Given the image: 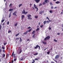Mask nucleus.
<instances>
[{"instance_id":"f257e3e1","label":"nucleus","mask_w":63,"mask_h":63,"mask_svg":"<svg viewBox=\"0 0 63 63\" xmlns=\"http://www.w3.org/2000/svg\"><path fill=\"white\" fill-rule=\"evenodd\" d=\"M15 52L14 51H13L12 53V55H11V56L12 57V56H14V58H15V59H14V61H16V60H17V59L16 58V54H14Z\"/></svg>"},{"instance_id":"f03ea898","label":"nucleus","mask_w":63,"mask_h":63,"mask_svg":"<svg viewBox=\"0 0 63 63\" xmlns=\"http://www.w3.org/2000/svg\"><path fill=\"white\" fill-rule=\"evenodd\" d=\"M31 15L30 14H28L27 16L28 17V19H32V18H31Z\"/></svg>"},{"instance_id":"7ed1b4c3","label":"nucleus","mask_w":63,"mask_h":63,"mask_svg":"<svg viewBox=\"0 0 63 63\" xmlns=\"http://www.w3.org/2000/svg\"><path fill=\"white\" fill-rule=\"evenodd\" d=\"M50 39V36H47L45 39L44 41H46L47 39L48 40H49Z\"/></svg>"},{"instance_id":"20e7f679","label":"nucleus","mask_w":63,"mask_h":63,"mask_svg":"<svg viewBox=\"0 0 63 63\" xmlns=\"http://www.w3.org/2000/svg\"><path fill=\"white\" fill-rule=\"evenodd\" d=\"M38 47L39 48V49H40V47L38 45H36V46L34 47V48L35 49H36Z\"/></svg>"},{"instance_id":"39448f33","label":"nucleus","mask_w":63,"mask_h":63,"mask_svg":"<svg viewBox=\"0 0 63 63\" xmlns=\"http://www.w3.org/2000/svg\"><path fill=\"white\" fill-rule=\"evenodd\" d=\"M16 13H17V12L16 11H15L13 14V15L14 16H17L16 15Z\"/></svg>"},{"instance_id":"423d86ee","label":"nucleus","mask_w":63,"mask_h":63,"mask_svg":"<svg viewBox=\"0 0 63 63\" xmlns=\"http://www.w3.org/2000/svg\"><path fill=\"white\" fill-rule=\"evenodd\" d=\"M59 57V56L57 55H56V56L55 57V59H58Z\"/></svg>"},{"instance_id":"0eeeda50","label":"nucleus","mask_w":63,"mask_h":63,"mask_svg":"<svg viewBox=\"0 0 63 63\" xmlns=\"http://www.w3.org/2000/svg\"><path fill=\"white\" fill-rule=\"evenodd\" d=\"M40 0H34V1H35L36 3H38L40 2Z\"/></svg>"},{"instance_id":"6e6552de","label":"nucleus","mask_w":63,"mask_h":63,"mask_svg":"<svg viewBox=\"0 0 63 63\" xmlns=\"http://www.w3.org/2000/svg\"><path fill=\"white\" fill-rule=\"evenodd\" d=\"M25 10H23V11L22 12V14H25Z\"/></svg>"},{"instance_id":"1a4fd4ad","label":"nucleus","mask_w":63,"mask_h":63,"mask_svg":"<svg viewBox=\"0 0 63 63\" xmlns=\"http://www.w3.org/2000/svg\"><path fill=\"white\" fill-rule=\"evenodd\" d=\"M24 17V15H22L21 16V19H22Z\"/></svg>"},{"instance_id":"9d476101","label":"nucleus","mask_w":63,"mask_h":63,"mask_svg":"<svg viewBox=\"0 0 63 63\" xmlns=\"http://www.w3.org/2000/svg\"><path fill=\"white\" fill-rule=\"evenodd\" d=\"M28 31H26V32H25L24 33V35H26V34H27L28 33Z\"/></svg>"},{"instance_id":"9b49d317","label":"nucleus","mask_w":63,"mask_h":63,"mask_svg":"<svg viewBox=\"0 0 63 63\" xmlns=\"http://www.w3.org/2000/svg\"><path fill=\"white\" fill-rule=\"evenodd\" d=\"M36 32V31H34L33 32H32V33L33 35H34L35 33Z\"/></svg>"},{"instance_id":"f8f14e48","label":"nucleus","mask_w":63,"mask_h":63,"mask_svg":"<svg viewBox=\"0 0 63 63\" xmlns=\"http://www.w3.org/2000/svg\"><path fill=\"white\" fill-rule=\"evenodd\" d=\"M34 8H35V9H37V10H36V12H37L38 11V8H37V6H35V7H34Z\"/></svg>"},{"instance_id":"ddd939ff","label":"nucleus","mask_w":63,"mask_h":63,"mask_svg":"<svg viewBox=\"0 0 63 63\" xmlns=\"http://www.w3.org/2000/svg\"><path fill=\"white\" fill-rule=\"evenodd\" d=\"M60 3V2L59 1H57L55 2V3L57 4H59Z\"/></svg>"},{"instance_id":"4468645a","label":"nucleus","mask_w":63,"mask_h":63,"mask_svg":"<svg viewBox=\"0 0 63 63\" xmlns=\"http://www.w3.org/2000/svg\"><path fill=\"white\" fill-rule=\"evenodd\" d=\"M38 54V53L37 52V53H35L33 54L34 55H37Z\"/></svg>"},{"instance_id":"2eb2a0df","label":"nucleus","mask_w":63,"mask_h":63,"mask_svg":"<svg viewBox=\"0 0 63 63\" xmlns=\"http://www.w3.org/2000/svg\"><path fill=\"white\" fill-rule=\"evenodd\" d=\"M14 10V9H10L9 10V11L10 12H11L12 11H13Z\"/></svg>"},{"instance_id":"dca6fc26","label":"nucleus","mask_w":63,"mask_h":63,"mask_svg":"<svg viewBox=\"0 0 63 63\" xmlns=\"http://www.w3.org/2000/svg\"><path fill=\"white\" fill-rule=\"evenodd\" d=\"M22 51V50H21V49H20V51L19 53H21V52Z\"/></svg>"},{"instance_id":"f3484780","label":"nucleus","mask_w":63,"mask_h":63,"mask_svg":"<svg viewBox=\"0 0 63 63\" xmlns=\"http://www.w3.org/2000/svg\"><path fill=\"white\" fill-rule=\"evenodd\" d=\"M39 30H40V29H39V28H37L36 30V31H37Z\"/></svg>"},{"instance_id":"a211bd4d","label":"nucleus","mask_w":63,"mask_h":63,"mask_svg":"<svg viewBox=\"0 0 63 63\" xmlns=\"http://www.w3.org/2000/svg\"><path fill=\"white\" fill-rule=\"evenodd\" d=\"M49 12L50 13H53V12H52V11L51 10H50L49 11Z\"/></svg>"},{"instance_id":"6ab92c4d","label":"nucleus","mask_w":63,"mask_h":63,"mask_svg":"<svg viewBox=\"0 0 63 63\" xmlns=\"http://www.w3.org/2000/svg\"><path fill=\"white\" fill-rule=\"evenodd\" d=\"M22 39H21V38H20V42H22Z\"/></svg>"},{"instance_id":"aec40b11","label":"nucleus","mask_w":63,"mask_h":63,"mask_svg":"<svg viewBox=\"0 0 63 63\" xmlns=\"http://www.w3.org/2000/svg\"><path fill=\"white\" fill-rule=\"evenodd\" d=\"M21 6H22V4H19V7H20Z\"/></svg>"},{"instance_id":"412c9836","label":"nucleus","mask_w":63,"mask_h":63,"mask_svg":"<svg viewBox=\"0 0 63 63\" xmlns=\"http://www.w3.org/2000/svg\"><path fill=\"white\" fill-rule=\"evenodd\" d=\"M11 13H10L9 16V18H10V17H11Z\"/></svg>"},{"instance_id":"4be33fe9","label":"nucleus","mask_w":63,"mask_h":63,"mask_svg":"<svg viewBox=\"0 0 63 63\" xmlns=\"http://www.w3.org/2000/svg\"><path fill=\"white\" fill-rule=\"evenodd\" d=\"M32 30V29H30L28 31H28V32H30Z\"/></svg>"},{"instance_id":"5701e85b","label":"nucleus","mask_w":63,"mask_h":63,"mask_svg":"<svg viewBox=\"0 0 63 63\" xmlns=\"http://www.w3.org/2000/svg\"><path fill=\"white\" fill-rule=\"evenodd\" d=\"M34 17H35V18L37 19L38 18V16H34Z\"/></svg>"},{"instance_id":"b1692460","label":"nucleus","mask_w":63,"mask_h":63,"mask_svg":"<svg viewBox=\"0 0 63 63\" xmlns=\"http://www.w3.org/2000/svg\"><path fill=\"white\" fill-rule=\"evenodd\" d=\"M19 34V33H18V34H17L16 35V37H17V36H18Z\"/></svg>"},{"instance_id":"393cba45","label":"nucleus","mask_w":63,"mask_h":63,"mask_svg":"<svg viewBox=\"0 0 63 63\" xmlns=\"http://www.w3.org/2000/svg\"><path fill=\"white\" fill-rule=\"evenodd\" d=\"M16 40H19V38H16Z\"/></svg>"},{"instance_id":"a878e982","label":"nucleus","mask_w":63,"mask_h":63,"mask_svg":"<svg viewBox=\"0 0 63 63\" xmlns=\"http://www.w3.org/2000/svg\"><path fill=\"white\" fill-rule=\"evenodd\" d=\"M43 23L44 24V25H45V24H46V21H44Z\"/></svg>"},{"instance_id":"bb28decb","label":"nucleus","mask_w":63,"mask_h":63,"mask_svg":"<svg viewBox=\"0 0 63 63\" xmlns=\"http://www.w3.org/2000/svg\"><path fill=\"white\" fill-rule=\"evenodd\" d=\"M43 42V44H45V45H46L47 44V43H46V42Z\"/></svg>"},{"instance_id":"cd10ccee","label":"nucleus","mask_w":63,"mask_h":63,"mask_svg":"<svg viewBox=\"0 0 63 63\" xmlns=\"http://www.w3.org/2000/svg\"><path fill=\"white\" fill-rule=\"evenodd\" d=\"M17 25V22L16 24H15V26H16Z\"/></svg>"},{"instance_id":"c85d7f7f","label":"nucleus","mask_w":63,"mask_h":63,"mask_svg":"<svg viewBox=\"0 0 63 63\" xmlns=\"http://www.w3.org/2000/svg\"><path fill=\"white\" fill-rule=\"evenodd\" d=\"M35 34H34V35H33V36H32V38H35Z\"/></svg>"},{"instance_id":"c756f323","label":"nucleus","mask_w":63,"mask_h":63,"mask_svg":"<svg viewBox=\"0 0 63 63\" xmlns=\"http://www.w3.org/2000/svg\"><path fill=\"white\" fill-rule=\"evenodd\" d=\"M43 11H40L39 12V14H42V13H43Z\"/></svg>"},{"instance_id":"7c9ffc66","label":"nucleus","mask_w":63,"mask_h":63,"mask_svg":"<svg viewBox=\"0 0 63 63\" xmlns=\"http://www.w3.org/2000/svg\"><path fill=\"white\" fill-rule=\"evenodd\" d=\"M11 30H9V31L8 32V33H11Z\"/></svg>"},{"instance_id":"2f4dec72","label":"nucleus","mask_w":63,"mask_h":63,"mask_svg":"<svg viewBox=\"0 0 63 63\" xmlns=\"http://www.w3.org/2000/svg\"><path fill=\"white\" fill-rule=\"evenodd\" d=\"M4 21H5V19H4L3 20H1V22H3Z\"/></svg>"},{"instance_id":"473e14b6","label":"nucleus","mask_w":63,"mask_h":63,"mask_svg":"<svg viewBox=\"0 0 63 63\" xmlns=\"http://www.w3.org/2000/svg\"><path fill=\"white\" fill-rule=\"evenodd\" d=\"M35 60L36 61H38V58H37L36 59H35Z\"/></svg>"},{"instance_id":"72a5a7b5","label":"nucleus","mask_w":63,"mask_h":63,"mask_svg":"<svg viewBox=\"0 0 63 63\" xmlns=\"http://www.w3.org/2000/svg\"><path fill=\"white\" fill-rule=\"evenodd\" d=\"M47 1H48V0H45V3H47Z\"/></svg>"},{"instance_id":"f704fd0d","label":"nucleus","mask_w":63,"mask_h":63,"mask_svg":"<svg viewBox=\"0 0 63 63\" xmlns=\"http://www.w3.org/2000/svg\"><path fill=\"white\" fill-rule=\"evenodd\" d=\"M28 14V12H25L24 14H25V15H26V14Z\"/></svg>"},{"instance_id":"c9c22d12","label":"nucleus","mask_w":63,"mask_h":63,"mask_svg":"<svg viewBox=\"0 0 63 63\" xmlns=\"http://www.w3.org/2000/svg\"><path fill=\"white\" fill-rule=\"evenodd\" d=\"M44 26V25H40V27L41 28H43V26Z\"/></svg>"},{"instance_id":"e433bc0d","label":"nucleus","mask_w":63,"mask_h":63,"mask_svg":"<svg viewBox=\"0 0 63 63\" xmlns=\"http://www.w3.org/2000/svg\"><path fill=\"white\" fill-rule=\"evenodd\" d=\"M47 53L48 54H49V53H50V51L47 52Z\"/></svg>"},{"instance_id":"4c0bfd02","label":"nucleus","mask_w":63,"mask_h":63,"mask_svg":"<svg viewBox=\"0 0 63 63\" xmlns=\"http://www.w3.org/2000/svg\"><path fill=\"white\" fill-rule=\"evenodd\" d=\"M51 9H53V6H51Z\"/></svg>"},{"instance_id":"58836bf2","label":"nucleus","mask_w":63,"mask_h":63,"mask_svg":"<svg viewBox=\"0 0 63 63\" xmlns=\"http://www.w3.org/2000/svg\"><path fill=\"white\" fill-rule=\"evenodd\" d=\"M7 44V43H4L3 44L4 46H6V45Z\"/></svg>"},{"instance_id":"ea45409f","label":"nucleus","mask_w":63,"mask_h":63,"mask_svg":"<svg viewBox=\"0 0 63 63\" xmlns=\"http://www.w3.org/2000/svg\"><path fill=\"white\" fill-rule=\"evenodd\" d=\"M27 29H30L31 28V27H28L27 28Z\"/></svg>"},{"instance_id":"a19ab883","label":"nucleus","mask_w":63,"mask_h":63,"mask_svg":"<svg viewBox=\"0 0 63 63\" xmlns=\"http://www.w3.org/2000/svg\"><path fill=\"white\" fill-rule=\"evenodd\" d=\"M9 21H8L7 22V25H9Z\"/></svg>"},{"instance_id":"79ce46f5","label":"nucleus","mask_w":63,"mask_h":63,"mask_svg":"<svg viewBox=\"0 0 63 63\" xmlns=\"http://www.w3.org/2000/svg\"><path fill=\"white\" fill-rule=\"evenodd\" d=\"M54 41L55 42H57V40H56L55 39L54 40Z\"/></svg>"},{"instance_id":"37998d69","label":"nucleus","mask_w":63,"mask_h":63,"mask_svg":"<svg viewBox=\"0 0 63 63\" xmlns=\"http://www.w3.org/2000/svg\"><path fill=\"white\" fill-rule=\"evenodd\" d=\"M42 5V4L41 3H40L39 5V6H41Z\"/></svg>"},{"instance_id":"c03bdc74","label":"nucleus","mask_w":63,"mask_h":63,"mask_svg":"<svg viewBox=\"0 0 63 63\" xmlns=\"http://www.w3.org/2000/svg\"><path fill=\"white\" fill-rule=\"evenodd\" d=\"M46 4V3L45 2H43V5H45Z\"/></svg>"},{"instance_id":"a18cd8bd","label":"nucleus","mask_w":63,"mask_h":63,"mask_svg":"<svg viewBox=\"0 0 63 63\" xmlns=\"http://www.w3.org/2000/svg\"><path fill=\"white\" fill-rule=\"evenodd\" d=\"M50 5H52V2H50Z\"/></svg>"},{"instance_id":"49530a36","label":"nucleus","mask_w":63,"mask_h":63,"mask_svg":"<svg viewBox=\"0 0 63 63\" xmlns=\"http://www.w3.org/2000/svg\"><path fill=\"white\" fill-rule=\"evenodd\" d=\"M2 51L1 50V47L0 48V53H1V52Z\"/></svg>"},{"instance_id":"de8ad7c7","label":"nucleus","mask_w":63,"mask_h":63,"mask_svg":"<svg viewBox=\"0 0 63 63\" xmlns=\"http://www.w3.org/2000/svg\"><path fill=\"white\" fill-rule=\"evenodd\" d=\"M51 28H50V27H49V30H51Z\"/></svg>"},{"instance_id":"09e8293b","label":"nucleus","mask_w":63,"mask_h":63,"mask_svg":"<svg viewBox=\"0 0 63 63\" xmlns=\"http://www.w3.org/2000/svg\"><path fill=\"white\" fill-rule=\"evenodd\" d=\"M5 56V54H3V57H4Z\"/></svg>"},{"instance_id":"8fccbe9b","label":"nucleus","mask_w":63,"mask_h":63,"mask_svg":"<svg viewBox=\"0 0 63 63\" xmlns=\"http://www.w3.org/2000/svg\"><path fill=\"white\" fill-rule=\"evenodd\" d=\"M7 56L8 57L9 56V55H10V54H7Z\"/></svg>"},{"instance_id":"3c124183","label":"nucleus","mask_w":63,"mask_h":63,"mask_svg":"<svg viewBox=\"0 0 63 63\" xmlns=\"http://www.w3.org/2000/svg\"><path fill=\"white\" fill-rule=\"evenodd\" d=\"M47 48H45V49H44V51H45V50H46V49H47Z\"/></svg>"},{"instance_id":"603ef678","label":"nucleus","mask_w":63,"mask_h":63,"mask_svg":"<svg viewBox=\"0 0 63 63\" xmlns=\"http://www.w3.org/2000/svg\"><path fill=\"white\" fill-rule=\"evenodd\" d=\"M47 23H49V22L48 21H46Z\"/></svg>"},{"instance_id":"864d4df0","label":"nucleus","mask_w":63,"mask_h":63,"mask_svg":"<svg viewBox=\"0 0 63 63\" xmlns=\"http://www.w3.org/2000/svg\"><path fill=\"white\" fill-rule=\"evenodd\" d=\"M2 48L3 49H5V47H2Z\"/></svg>"},{"instance_id":"5fc2aeb1","label":"nucleus","mask_w":63,"mask_h":63,"mask_svg":"<svg viewBox=\"0 0 63 63\" xmlns=\"http://www.w3.org/2000/svg\"><path fill=\"white\" fill-rule=\"evenodd\" d=\"M36 5L35 4H34V7H36Z\"/></svg>"},{"instance_id":"6e6d98bb","label":"nucleus","mask_w":63,"mask_h":63,"mask_svg":"<svg viewBox=\"0 0 63 63\" xmlns=\"http://www.w3.org/2000/svg\"><path fill=\"white\" fill-rule=\"evenodd\" d=\"M60 33H58L57 35H60Z\"/></svg>"},{"instance_id":"4d7b16f0","label":"nucleus","mask_w":63,"mask_h":63,"mask_svg":"<svg viewBox=\"0 0 63 63\" xmlns=\"http://www.w3.org/2000/svg\"><path fill=\"white\" fill-rule=\"evenodd\" d=\"M51 63H54L53 62V61H51Z\"/></svg>"},{"instance_id":"13d9d810","label":"nucleus","mask_w":63,"mask_h":63,"mask_svg":"<svg viewBox=\"0 0 63 63\" xmlns=\"http://www.w3.org/2000/svg\"><path fill=\"white\" fill-rule=\"evenodd\" d=\"M11 5H12V3H11L9 5V6H11Z\"/></svg>"},{"instance_id":"bf43d9fd","label":"nucleus","mask_w":63,"mask_h":63,"mask_svg":"<svg viewBox=\"0 0 63 63\" xmlns=\"http://www.w3.org/2000/svg\"><path fill=\"white\" fill-rule=\"evenodd\" d=\"M47 19H48L49 18L48 17H47L46 18Z\"/></svg>"},{"instance_id":"052dcab7","label":"nucleus","mask_w":63,"mask_h":63,"mask_svg":"<svg viewBox=\"0 0 63 63\" xmlns=\"http://www.w3.org/2000/svg\"><path fill=\"white\" fill-rule=\"evenodd\" d=\"M57 8V7H55L54 8V9H56Z\"/></svg>"},{"instance_id":"680f3d73","label":"nucleus","mask_w":63,"mask_h":63,"mask_svg":"<svg viewBox=\"0 0 63 63\" xmlns=\"http://www.w3.org/2000/svg\"><path fill=\"white\" fill-rule=\"evenodd\" d=\"M32 8L34 10H35V8H34V7H33Z\"/></svg>"},{"instance_id":"e2e57ef3","label":"nucleus","mask_w":63,"mask_h":63,"mask_svg":"<svg viewBox=\"0 0 63 63\" xmlns=\"http://www.w3.org/2000/svg\"><path fill=\"white\" fill-rule=\"evenodd\" d=\"M27 41H29V39H28L27 40Z\"/></svg>"},{"instance_id":"0e129e2a","label":"nucleus","mask_w":63,"mask_h":63,"mask_svg":"<svg viewBox=\"0 0 63 63\" xmlns=\"http://www.w3.org/2000/svg\"><path fill=\"white\" fill-rule=\"evenodd\" d=\"M21 61H22L23 60V58H22V59L21 60Z\"/></svg>"},{"instance_id":"69168bd1","label":"nucleus","mask_w":63,"mask_h":63,"mask_svg":"<svg viewBox=\"0 0 63 63\" xmlns=\"http://www.w3.org/2000/svg\"><path fill=\"white\" fill-rule=\"evenodd\" d=\"M12 63H13V62H14V61L13 60H12Z\"/></svg>"},{"instance_id":"338daca9","label":"nucleus","mask_w":63,"mask_h":63,"mask_svg":"<svg viewBox=\"0 0 63 63\" xmlns=\"http://www.w3.org/2000/svg\"><path fill=\"white\" fill-rule=\"evenodd\" d=\"M32 5V4H30V6H31V5Z\"/></svg>"},{"instance_id":"774afa93","label":"nucleus","mask_w":63,"mask_h":63,"mask_svg":"<svg viewBox=\"0 0 63 63\" xmlns=\"http://www.w3.org/2000/svg\"><path fill=\"white\" fill-rule=\"evenodd\" d=\"M61 14H63V12H61Z\"/></svg>"}]
</instances>
